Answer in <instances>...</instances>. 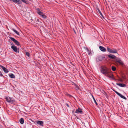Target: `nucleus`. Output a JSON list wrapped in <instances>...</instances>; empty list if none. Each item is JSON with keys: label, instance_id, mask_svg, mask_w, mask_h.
I'll list each match as a JSON object with an SVG mask.
<instances>
[{"label": "nucleus", "instance_id": "7ed1b4c3", "mask_svg": "<svg viewBox=\"0 0 128 128\" xmlns=\"http://www.w3.org/2000/svg\"><path fill=\"white\" fill-rule=\"evenodd\" d=\"M107 50L108 52H109L112 53H117V50L115 49H112L108 47L107 48Z\"/></svg>", "mask_w": 128, "mask_h": 128}, {"label": "nucleus", "instance_id": "a211bd4d", "mask_svg": "<svg viewBox=\"0 0 128 128\" xmlns=\"http://www.w3.org/2000/svg\"><path fill=\"white\" fill-rule=\"evenodd\" d=\"M12 30L14 32H15L16 34H17L18 35H19V33L16 30H15L14 29L12 28Z\"/></svg>", "mask_w": 128, "mask_h": 128}, {"label": "nucleus", "instance_id": "6ab92c4d", "mask_svg": "<svg viewBox=\"0 0 128 128\" xmlns=\"http://www.w3.org/2000/svg\"><path fill=\"white\" fill-rule=\"evenodd\" d=\"M40 16H41L44 19L46 18V16L44 15V14Z\"/></svg>", "mask_w": 128, "mask_h": 128}, {"label": "nucleus", "instance_id": "9d476101", "mask_svg": "<svg viewBox=\"0 0 128 128\" xmlns=\"http://www.w3.org/2000/svg\"><path fill=\"white\" fill-rule=\"evenodd\" d=\"M10 0L17 4H22V3L20 0Z\"/></svg>", "mask_w": 128, "mask_h": 128}, {"label": "nucleus", "instance_id": "0eeeda50", "mask_svg": "<svg viewBox=\"0 0 128 128\" xmlns=\"http://www.w3.org/2000/svg\"><path fill=\"white\" fill-rule=\"evenodd\" d=\"M105 58L104 56H97L96 58V60L98 61H102Z\"/></svg>", "mask_w": 128, "mask_h": 128}, {"label": "nucleus", "instance_id": "f8f14e48", "mask_svg": "<svg viewBox=\"0 0 128 128\" xmlns=\"http://www.w3.org/2000/svg\"><path fill=\"white\" fill-rule=\"evenodd\" d=\"M108 56L110 58L112 59H116L117 58L114 55L110 54L108 55Z\"/></svg>", "mask_w": 128, "mask_h": 128}, {"label": "nucleus", "instance_id": "aec40b11", "mask_svg": "<svg viewBox=\"0 0 128 128\" xmlns=\"http://www.w3.org/2000/svg\"><path fill=\"white\" fill-rule=\"evenodd\" d=\"M112 69L113 71H115L116 69V68L114 66H112Z\"/></svg>", "mask_w": 128, "mask_h": 128}, {"label": "nucleus", "instance_id": "dca6fc26", "mask_svg": "<svg viewBox=\"0 0 128 128\" xmlns=\"http://www.w3.org/2000/svg\"><path fill=\"white\" fill-rule=\"evenodd\" d=\"M8 76L11 78H15L14 75L12 74H8Z\"/></svg>", "mask_w": 128, "mask_h": 128}, {"label": "nucleus", "instance_id": "f03ea898", "mask_svg": "<svg viewBox=\"0 0 128 128\" xmlns=\"http://www.w3.org/2000/svg\"><path fill=\"white\" fill-rule=\"evenodd\" d=\"M6 100L9 103L12 104L13 103L14 101L12 98H10L9 96L6 97L5 98Z\"/></svg>", "mask_w": 128, "mask_h": 128}, {"label": "nucleus", "instance_id": "f3484780", "mask_svg": "<svg viewBox=\"0 0 128 128\" xmlns=\"http://www.w3.org/2000/svg\"><path fill=\"white\" fill-rule=\"evenodd\" d=\"M19 121L20 123L22 124H23L24 122V120L22 118H21L20 120Z\"/></svg>", "mask_w": 128, "mask_h": 128}, {"label": "nucleus", "instance_id": "cd10ccee", "mask_svg": "<svg viewBox=\"0 0 128 128\" xmlns=\"http://www.w3.org/2000/svg\"><path fill=\"white\" fill-rule=\"evenodd\" d=\"M0 75L1 76H3V74L0 72Z\"/></svg>", "mask_w": 128, "mask_h": 128}, {"label": "nucleus", "instance_id": "9b49d317", "mask_svg": "<svg viewBox=\"0 0 128 128\" xmlns=\"http://www.w3.org/2000/svg\"><path fill=\"white\" fill-rule=\"evenodd\" d=\"M0 66L1 67V68H2V69L3 70L4 72L6 73H7L8 71V70L5 67H4V66L0 65Z\"/></svg>", "mask_w": 128, "mask_h": 128}, {"label": "nucleus", "instance_id": "f257e3e1", "mask_svg": "<svg viewBox=\"0 0 128 128\" xmlns=\"http://www.w3.org/2000/svg\"><path fill=\"white\" fill-rule=\"evenodd\" d=\"M106 66H102L100 68L101 72L105 75L108 74L110 72Z\"/></svg>", "mask_w": 128, "mask_h": 128}, {"label": "nucleus", "instance_id": "39448f33", "mask_svg": "<svg viewBox=\"0 0 128 128\" xmlns=\"http://www.w3.org/2000/svg\"><path fill=\"white\" fill-rule=\"evenodd\" d=\"M36 123L37 124V125L38 126H44V122L42 121L36 120Z\"/></svg>", "mask_w": 128, "mask_h": 128}, {"label": "nucleus", "instance_id": "20e7f679", "mask_svg": "<svg viewBox=\"0 0 128 128\" xmlns=\"http://www.w3.org/2000/svg\"><path fill=\"white\" fill-rule=\"evenodd\" d=\"M116 60V63H118L119 65L121 66H122L124 64V63L121 60L120 58H117Z\"/></svg>", "mask_w": 128, "mask_h": 128}, {"label": "nucleus", "instance_id": "393cba45", "mask_svg": "<svg viewBox=\"0 0 128 128\" xmlns=\"http://www.w3.org/2000/svg\"><path fill=\"white\" fill-rule=\"evenodd\" d=\"M36 10L37 11V13H38V12H40V10L39 8H37Z\"/></svg>", "mask_w": 128, "mask_h": 128}, {"label": "nucleus", "instance_id": "2eb2a0df", "mask_svg": "<svg viewBox=\"0 0 128 128\" xmlns=\"http://www.w3.org/2000/svg\"><path fill=\"white\" fill-rule=\"evenodd\" d=\"M116 84L120 86L124 87L126 86V85L123 84H118L117 83Z\"/></svg>", "mask_w": 128, "mask_h": 128}, {"label": "nucleus", "instance_id": "ddd939ff", "mask_svg": "<svg viewBox=\"0 0 128 128\" xmlns=\"http://www.w3.org/2000/svg\"><path fill=\"white\" fill-rule=\"evenodd\" d=\"M11 48L14 52H18L17 48L14 45H12V46H11Z\"/></svg>", "mask_w": 128, "mask_h": 128}, {"label": "nucleus", "instance_id": "1a4fd4ad", "mask_svg": "<svg viewBox=\"0 0 128 128\" xmlns=\"http://www.w3.org/2000/svg\"><path fill=\"white\" fill-rule=\"evenodd\" d=\"M82 109L79 108L76 109L75 112L77 114H82Z\"/></svg>", "mask_w": 128, "mask_h": 128}, {"label": "nucleus", "instance_id": "4be33fe9", "mask_svg": "<svg viewBox=\"0 0 128 128\" xmlns=\"http://www.w3.org/2000/svg\"><path fill=\"white\" fill-rule=\"evenodd\" d=\"M92 96L93 97V100H94V102L96 104V105H98V103H97L96 102V101L95 100V98H94V97L93 96Z\"/></svg>", "mask_w": 128, "mask_h": 128}, {"label": "nucleus", "instance_id": "423d86ee", "mask_svg": "<svg viewBox=\"0 0 128 128\" xmlns=\"http://www.w3.org/2000/svg\"><path fill=\"white\" fill-rule=\"evenodd\" d=\"M10 38L16 45L18 46H20V44L19 42L14 38L10 37Z\"/></svg>", "mask_w": 128, "mask_h": 128}, {"label": "nucleus", "instance_id": "412c9836", "mask_svg": "<svg viewBox=\"0 0 128 128\" xmlns=\"http://www.w3.org/2000/svg\"><path fill=\"white\" fill-rule=\"evenodd\" d=\"M38 14L40 16H41L42 14H43L44 13L40 11V12H38Z\"/></svg>", "mask_w": 128, "mask_h": 128}, {"label": "nucleus", "instance_id": "7c9ffc66", "mask_svg": "<svg viewBox=\"0 0 128 128\" xmlns=\"http://www.w3.org/2000/svg\"><path fill=\"white\" fill-rule=\"evenodd\" d=\"M66 106L68 107H69V105L67 104H66Z\"/></svg>", "mask_w": 128, "mask_h": 128}, {"label": "nucleus", "instance_id": "4468645a", "mask_svg": "<svg viewBox=\"0 0 128 128\" xmlns=\"http://www.w3.org/2000/svg\"><path fill=\"white\" fill-rule=\"evenodd\" d=\"M99 48L100 50L102 52H104L106 51V48L102 46H100Z\"/></svg>", "mask_w": 128, "mask_h": 128}, {"label": "nucleus", "instance_id": "c756f323", "mask_svg": "<svg viewBox=\"0 0 128 128\" xmlns=\"http://www.w3.org/2000/svg\"><path fill=\"white\" fill-rule=\"evenodd\" d=\"M100 15L101 16H103L102 15V13H101V12L100 11Z\"/></svg>", "mask_w": 128, "mask_h": 128}, {"label": "nucleus", "instance_id": "a878e982", "mask_svg": "<svg viewBox=\"0 0 128 128\" xmlns=\"http://www.w3.org/2000/svg\"><path fill=\"white\" fill-rule=\"evenodd\" d=\"M88 55H90V54H91V52L90 50H88Z\"/></svg>", "mask_w": 128, "mask_h": 128}, {"label": "nucleus", "instance_id": "bb28decb", "mask_svg": "<svg viewBox=\"0 0 128 128\" xmlns=\"http://www.w3.org/2000/svg\"><path fill=\"white\" fill-rule=\"evenodd\" d=\"M22 2L25 3H26V1L25 0H21Z\"/></svg>", "mask_w": 128, "mask_h": 128}, {"label": "nucleus", "instance_id": "b1692460", "mask_svg": "<svg viewBox=\"0 0 128 128\" xmlns=\"http://www.w3.org/2000/svg\"><path fill=\"white\" fill-rule=\"evenodd\" d=\"M26 54L28 57H29V56H30V54L28 52H26Z\"/></svg>", "mask_w": 128, "mask_h": 128}, {"label": "nucleus", "instance_id": "6e6552de", "mask_svg": "<svg viewBox=\"0 0 128 128\" xmlns=\"http://www.w3.org/2000/svg\"><path fill=\"white\" fill-rule=\"evenodd\" d=\"M113 90L117 94L118 96H119L120 98L123 99H124L125 100H126V98L124 96H123V95L120 94V93H118L117 91L114 90Z\"/></svg>", "mask_w": 128, "mask_h": 128}, {"label": "nucleus", "instance_id": "2f4dec72", "mask_svg": "<svg viewBox=\"0 0 128 128\" xmlns=\"http://www.w3.org/2000/svg\"><path fill=\"white\" fill-rule=\"evenodd\" d=\"M11 45H12H12H14L13 42L12 43Z\"/></svg>", "mask_w": 128, "mask_h": 128}, {"label": "nucleus", "instance_id": "c85d7f7f", "mask_svg": "<svg viewBox=\"0 0 128 128\" xmlns=\"http://www.w3.org/2000/svg\"><path fill=\"white\" fill-rule=\"evenodd\" d=\"M39 20L38 19H37L36 20V23L38 24V22H39Z\"/></svg>", "mask_w": 128, "mask_h": 128}, {"label": "nucleus", "instance_id": "5701e85b", "mask_svg": "<svg viewBox=\"0 0 128 128\" xmlns=\"http://www.w3.org/2000/svg\"><path fill=\"white\" fill-rule=\"evenodd\" d=\"M109 73H108V74H106V76L109 78H112V75L110 76V75H109Z\"/></svg>", "mask_w": 128, "mask_h": 128}]
</instances>
